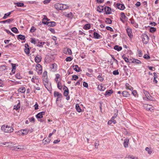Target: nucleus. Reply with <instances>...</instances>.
<instances>
[{
  "label": "nucleus",
  "instance_id": "f257e3e1",
  "mask_svg": "<svg viewBox=\"0 0 159 159\" xmlns=\"http://www.w3.org/2000/svg\"><path fill=\"white\" fill-rule=\"evenodd\" d=\"M1 129L2 130L6 133H11L13 132L14 130L12 127L8 126L7 125L6 126L5 125H2Z\"/></svg>",
  "mask_w": 159,
  "mask_h": 159
},
{
  "label": "nucleus",
  "instance_id": "f03ea898",
  "mask_svg": "<svg viewBox=\"0 0 159 159\" xmlns=\"http://www.w3.org/2000/svg\"><path fill=\"white\" fill-rule=\"evenodd\" d=\"M54 97H57L56 100L57 104V102L61 101V99L62 98V95L61 93H59L58 92L56 91L54 92Z\"/></svg>",
  "mask_w": 159,
  "mask_h": 159
},
{
  "label": "nucleus",
  "instance_id": "7ed1b4c3",
  "mask_svg": "<svg viewBox=\"0 0 159 159\" xmlns=\"http://www.w3.org/2000/svg\"><path fill=\"white\" fill-rule=\"evenodd\" d=\"M142 42L145 44H147L148 43L149 37L145 34H143L142 35Z\"/></svg>",
  "mask_w": 159,
  "mask_h": 159
},
{
  "label": "nucleus",
  "instance_id": "20e7f679",
  "mask_svg": "<svg viewBox=\"0 0 159 159\" xmlns=\"http://www.w3.org/2000/svg\"><path fill=\"white\" fill-rule=\"evenodd\" d=\"M42 23L44 25H47L48 27H52L55 26L56 25V23L55 21H43Z\"/></svg>",
  "mask_w": 159,
  "mask_h": 159
},
{
  "label": "nucleus",
  "instance_id": "39448f33",
  "mask_svg": "<svg viewBox=\"0 0 159 159\" xmlns=\"http://www.w3.org/2000/svg\"><path fill=\"white\" fill-rule=\"evenodd\" d=\"M43 84L45 88L49 91H51L52 88L51 87V84L50 82H48L47 83H44Z\"/></svg>",
  "mask_w": 159,
  "mask_h": 159
},
{
  "label": "nucleus",
  "instance_id": "423d86ee",
  "mask_svg": "<svg viewBox=\"0 0 159 159\" xmlns=\"http://www.w3.org/2000/svg\"><path fill=\"white\" fill-rule=\"evenodd\" d=\"M104 11L105 12V14H110L111 13V8L108 6H106L104 8Z\"/></svg>",
  "mask_w": 159,
  "mask_h": 159
},
{
  "label": "nucleus",
  "instance_id": "0eeeda50",
  "mask_svg": "<svg viewBox=\"0 0 159 159\" xmlns=\"http://www.w3.org/2000/svg\"><path fill=\"white\" fill-rule=\"evenodd\" d=\"M126 31L130 39H132L133 37V35L132 34V29L129 28H127L126 29Z\"/></svg>",
  "mask_w": 159,
  "mask_h": 159
},
{
  "label": "nucleus",
  "instance_id": "6e6552de",
  "mask_svg": "<svg viewBox=\"0 0 159 159\" xmlns=\"http://www.w3.org/2000/svg\"><path fill=\"white\" fill-rule=\"evenodd\" d=\"M116 7L119 9L123 10L125 8V6L123 4H121L120 3H117L116 4Z\"/></svg>",
  "mask_w": 159,
  "mask_h": 159
},
{
  "label": "nucleus",
  "instance_id": "1a4fd4ad",
  "mask_svg": "<svg viewBox=\"0 0 159 159\" xmlns=\"http://www.w3.org/2000/svg\"><path fill=\"white\" fill-rule=\"evenodd\" d=\"M44 111H42L38 113L36 115V117L37 119H40L43 117V115H45Z\"/></svg>",
  "mask_w": 159,
  "mask_h": 159
},
{
  "label": "nucleus",
  "instance_id": "9d476101",
  "mask_svg": "<svg viewBox=\"0 0 159 159\" xmlns=\"http://www.w3.org/2000/svg\"><path fill=\"white\" fill-rule=\"evenodd\" d=\"M113 93V91L112 89L107 90L106 91L104 95L106 97L110 96Z\"/></svg>",
  "mask_w": 159,
  "mask_h": 159
},
{
  "label": "nucleus",
  "instance_id": "9b49d317",
  "mask_svg": "<svg viewBox=\"0 0 159 159\" xmlns=\"http://www.w3.org/2000/svg\"><path fill=\"white\" fill-rule=\"evenodd\" d=\"M42 59V57L41 56H39V55H38L35 58L34 60L35 62L37 63H39L41 61Z\"/></svg>",
  "mask_w": 159,
  "mask_h": 159
},
{
  "label": "nucleus",
  "instance_id": "f8f14e48",
  "mask_svg": "<svg viewBox=\"0 0 159 159\" xmlns=\"http://www.w3.org/2000/svg\"><path fill=\"white\" fill-rule=\"evenodd\" d=\"M122 95L123 96L125 97H128L130 96V94L128 92L124 91L122 92Z\"/></svg>",
  "mask_w": 159,
  "mask_h": 159
},
{
  "label": "nucleus",
  "instance_id": "ddd939ff",
  "mask_svg": "<svg viewBox=\"0 0 159 159\" xmlns=\"http://www.w3.org/2000/svg\"><path fill=\"white\" fill-rule=\"evenodd\" d=\"M14 4L16 5L18 7H26V5H25L22 2H14Z\"/></svg>",
  "mask_w": 159,
  "mask_h": 159
},
{
  "label": "nucleus",
  "instance_id": "4468645a",
  "mask_svg": "<svg viewBox=\"0 0 159 159\" xmlns=\"http://www.w3.org/2000/svg\"><path fill=\"white\" fill-rule=\"evenodd\" d=\"M61 4L60 3H56L54 5V7L58 11L61 10Z\"/></svg>",
  "mask_w": 159,
  "mask_h": 159
},
{
  "label": "nucleus",
  "instance_id": "2eb2a0df",
  "mask_svg": "<svg viewBox=\"0 0 159 159\" xmlns=\"http://www.w3.org/2000/svg\"><path fill=\"white\" fill-rule=\"evenodd\" d=\"M13 20L14 19L13 18H10L4 20L0 21V23L4 24L6 23H10V22H12Z\"/></svg>",
  "mask_w": 159,
  "mask_h": 159
},
{
  "label": "nucleus",
  "instance_id": "dca6fc26",
  "mask_svg": "<svg viewBox=\"0 0 159 159\" xmlns=\"http://www.w3.org/2000/svg\"><path fill=\"white\" fill-rule=\"evenodd\" d=\"M131 63H135L136 64H140L142 63L141 61L138 59L133 58Z\"/></svg>",
  "mask_w": 159,
  "mask_h": 159
},
{
  "label": "nucleus",
  "instance_id": "f3484780",
  "mask_svg": "<svg viewBox=\"0 0 159 159\" xmlns=\"http://www.w3.org/2000/svg\"><path fill=\"white\" fill-rule=\"evenodd\" d=\"M129 20L131 21V24L134 25V26L136 28H138V25L134 21V19H129Z\"/></svg>",
  "mask_w": 159,
  "mask_h": 159
},
{
  "label": "nucleus",
  "instance_id": "a211bd4d",
  "mask_svg": "<svg viewBox=\"0 0 159 159\" xmlns=\"http://www.w3.org/2000/svg\"><path fill=\"white\" fill-rule=\"evenodd\" d=\"M22 134L26 135L29 132V130L27 129H21L20 130Z\"/></svg>",
  "mask_w": 159,
  "mask_h": 159
},
{
  "label": "nucleus",
  "instance_id": "6ab92c4d",
  "mask_svg": "<svg viewBox=\"0 0 159 159\" xmlns=\"http://www.w3.org/2000/svg\"><path fill=\"white\" fill-rule=\"evenodd\" d=\"M64 15L65 16L71 18H72L73 16V14L71 12H70L69 13L65 12L64 14Z\"/></svg>",
  "mask_w": 159,
  "mask_h": 159
},
{
  "label": "nucleus",
  "instance_id": "aec40b11",
  "mask_svg": "<svg viewBox=\"0 0 159 159\" xmlns=\"http://www.w3.org/2000/svg\"><path fill=\"white\" fill-rule=\"evenodd\" d=\"M18 103L17 104V105H15L14 106V109H15L16 110L19 109L20 108V101L19 100H18Z\"/></svg>",
  "mask_w": 159,
  "mask_h": 159
},
{
  "label": "nucleus",
  "instance_id": "412c9836",
  "mask_svg": "<svg viewBox=\"0 0 159 159\" xmlns=\"http://www.w3.org/2000/svg\"><path fill=\"white\" fill-rule=\"evenodd\" d=\"M129 142V139H125L124 140V146L125 148H127L128 146V143Z\"/></svg>",
  "mask_w": 159,
  "mask_h": 159
},
{
  "label": "nucleus",
  "instance_id": "4be33fe9",
  "mask_svg": "<svg viewBox=\"0 0 159 159\" xmlns=\"http://www.w3.org/2000/svg\"><path fill=\"white\" fill-rule=\"evenodd\" d=\"M104 6H101L100 5L98 7V9L97 11L99 12V13L102 12L104 10L103 9Z\"/></svg>",
  "mask_w": 159,
  "mask_h": 159
},
{
  "label": "nucleus",
  "instance_id": "5701e85b",
  "mask_svg": "<svg viewBox=\"0 0 159 159\" xmlns=\"http://www.w3.org/2000/svg\"><path fill=\"white\" fill-rule=\"evenodd\" d=\"M7 66L5 65H2L0 66V71H2L7 69Z\"/></svg>",
  "mask_w": 159,
  "mask_h": 159
},
{
  "label": "nucleus",
  "instance_id": "b1692460",
  "mask_svg": "<svg viewBox=\"0 0 159 159\" xmlns=\"http://www.w3.org/2000/svg\"><path fill=\"white\" fill-rule=\"evenodd\" d=\"M13 11H11L10 12H8L7 13H5L4 14V16H3V17H2V19H5L6 18H7V17L9 16H10L11 14V13Z\"/></svg>",
  "mask_w": 159,
  "mask_h": 159
},
{
  "label": "nucleus",
  "instance_id": "393cba45",
  "mask_svg": "<svg viewBox=\"0 0 159 159\" xmlns=\"http://www.w3.org/2000/svg\"><path fill=\"white\" fill-rule=\"evenodd\" d=\"M64 91L63 95L64 96H67L69 93V90L68 88L67 89H65V88H63Z\"/></svg>",
  "mask_w": 159,
  "mask_h": 159
},
{
  "label": "nucleus",
  "instance_id": "a878e982",
  "mask_svg": "<svg viewBox=\"0 0 159 159\" xmlns=\"http://www.w3.org/2000/svg\"><path fill=\"white\" fill-rule=\"evenodd\" d=\"M125 54H123V55L122 56V58L127 63H131L130 62H129V59L128 58V57H129V56H127L128 57H126L125 56Z\"/></svg>",
  "mask_w": 159,
  "mask_h": 159
},
{
  "label": "nucleus",
  "instance_id": "bb28decb",
  "mask_svg": "<svg viewBox=\"0 0 159 159\" xmlns=\"http://www.w3.org/2000/svg\"><path fill=\"white\" fill-rule=\"evenodd\" d=\"M122 47L121 46H119L118 45H116L114 47V49L118 51H120L122 49Z\"/></svg>",
  "mask_w": 159,
  "mask_h": 159
},
{
  "label": "nucleus",
  "instance_id": "cd10ccee",
  "mask_svg": "<svg viewBox=\"0 0 159 159\" xmlns=\"http://www.w3.org/2000/svg\"><path fill=\"white\" fill-rule=\"evenodd\" d=\"M51 67L52 69L53 70V71H55L57 70V65L55 63H54L52 64Z\"/></svg>",
  "mask_w": 159,
  "mask_h": 159
},
{
  "label": "nucleus",
  "instance_id": "c85d7f7f",
  "mask_svg": "<svg viewBox=\"0 0 159 159\" xmlns=\"http://www.w3.org/2000/svg\"><path fill=\"white\" fill-rule=\"evenodd\" d=\"M94 38L96 39H99L101 37V35L98 33L94 32L93 33Z\"/></svg>",
  "mask_w": 159,
  "mask_h": 159
},
{
  "label": "nucleus",
  "instance_id": "c756f323",
  "mask_svg": "<svg viewBox=\"0 0 159 159\" xmlns=\"http://www.w3.org/2000/svg\"><path fill=\"white\" fill-rule=\"evenodd\" d=\"M17 38L18 39H20L21 40H24L25 39V36L24 35L19 34L17 36Z\"/></svg>",
  "mask_w": 159,
  "mask_h": 159
},
{
  "label": "nucleus",
  "instance_id": "7c9ffc66",
  "mask_svg": "<svg viewBox=\"0 0 159 159\" xmlns=\"http://www.w3.org/2000/svg\"><path fill=\"white\" fill-rule=\"evenodd\" d=\"M118 110L115 109L114 110V114L113 116L112 117L111 119H115L117 116L118 113Z\"/></svg>",
  "mask_w": 159,
  "mask_h": 159
},
{
  "label": "nucleus",
  "instance_id": "2f4dec72",
  "mask_svg": "<svg viewBox=\"0 0 159 159\" xmlns=\"http://www.w3.org/2000/svg\"><path fill=\"white\" fill-rule=\"evenodd\" d=\"M75 108L76 109L78 112H81L82 110L81 108L80 107L79 104H76L75 105Z\"/></svg>",
  "mask_w": 159,
  "mask_h": 159
},
{
  "label": "nucleus",
  "instance_id": "473e14b6",
  "mask_svg": "<svg viewBox=\"0 0 159 159\" xmlns=\"http://www.w3.org/2000/svg\"><path fill=\"white\" fill-rule=\"evenodd\" d=\"M91 28L90 24H85L83 28L85 30H87Z\"/></svg>",
  "mask_w": 159,
  "mask_h": 159
},
{
  "label": "nucleus",
  "instance_id": "72a5a7b5",
  "mask_svg": "<svg viewBox=\"0 0 159 159\" xmlns=\"http://www.w3.org/2000/svg\"><path fill=\"white\" fill-rule=\"evenodd\" d=\"M18 91L20 92L24 93L25 91V87H22L20 88H19L18 89Z\"/></svg>",
  "mask_w": 159,
  "mask_h": 159
},
{
  "label": "nucleus",
  "instance_id": "f704fd0d",
  "mask_svg": "<svg viewBox=\"0 0 159 159\" xmlns=\"http://www.w3.org/2000/svg\"><path fill=\"white\" fill-rule=\"evenodd\" d=\"M45 43L43 42H40L38 41L37 42V43L38 44L37 45V46L40 47L42 48L43 47V45L45 44Z\"/></svg>",
  "mask_w": 159,
  "mask_h": 159
},
{
  "label": "nucleus",
  "instance_id": "c9c22d12",
  "mask_svg": "<svg viewBox=\"0 0 159 159\" xmlns=\"http://www.w3.org/2000/svg\"><path fill=\"white\" fill-rule=\"evenodd\" d=\"M126 88L132 91L133 90L134 88L128 83H126L125 84Z\"/></svg>",
  "mask_w": 159,
  "mask_h": 159
},
{
  "label": "nucleus",
  "instance_id": "e433bc0d",
  "mask_svg": "<svg viewBox=\"0 0 159 159\" xmlns=\"http://www.w3.org/2000/svg\"><path fill=\"white\" fill-rule=\"evenodd\" d=\"M11 30L14 33L17 34L19 33V31L17 28L16 27H13L11 28Z\"/></svg>",
  "mask_w": 159,
  "mask_h": 159
},
{
  "label": "nucleus",
  "instance_id": "4c0bfd02",
  "mask_svg": "<svg viewBox=\"0 0 159 159\" xmlns=\"http://www.w3.org/2000/svg\"><path fill=\"white\" fill-rule=\"evenodd\" d=\"M30 41L31 43H33L34 44H36L37 43V41H39L38 39L35 40L34 38H31Z\"/></svg>",
  "mask_w": 159,
  "mask_h": 159
},
{
  "label": "nucleus",
  "instance_id": "58836bf2",
  "mask_svg": "<svg viewBox=\"0 0 159 159\" xmlns=\"http://www.w3.org/2000/svg\"><path fill=\"white\" fill-rule=\"evenodd\" d=\"M143 92L145 94L146 98L147 97H149V95L150 96V94L149 92L144 89H143Z\"/></svg>",
  "mask_w": 159,
  "mask_h": 159
},
{
  "label": "nucleus",
  "instance_id": "ea45409f",
  "mask_svg": "<svg viewBox=\"0 0 159 159\" xmlns=\"http://www.w3.org/2000/svg\"><path fill=\"white\" fill-rule=\"evenodd\" d=\"M150 28L149 29V31L152 33H154L156 31V29L155 28L152 27H150L149 26Z\"/></svg>",
  "mask_w": 159,
  "mask_h": 159
},
{
  "label": "nucleus",
  "instance_id": "a19ab883",
  "mask_svg": "<svg viewBox=\"0 0 159 159\" xmlns=\"http://www.w3.org/2000/svg\"><path fill=\"white\" fill-rule=\"evenodd\" d=\"M45 140V139H44L43 140V142L44 143V142H45L44 143V145H46L48 143H49L51 140V139H50H50L48 138L47 139H46L45 140Z\"/></svg>",
  "mask_w": 159,
  "mask_h": 159
},
{
  "label": "nucleus",
  "instance_id": "79ce46f5",
  "mask_svg": "<svg viewBox=\"0 0 159 159\" xmlns=\"http://www.w3.org/2000/svg\"><path fill=\"white\" fill-rule=\"evenodd\" d=\"M121 17L123 19H124L125 20H127L128 18L125 16L124 13L121 12L120 13Z\"/></svg>",
  "mask_w": 159,
  "mask_h": 159
},
{
  "label": "nucleus",
  "instance_id": "37998d69",
  "mask_svg": "<svg viewBox=\"0 0 159 159\" xmlns=\"http://www.w3.org/2000/svg\"><path fill=\"white\" fill-rule=\"evenodd\" d=\"M64 53L66 54H68L70 55L72 54L71 49L69 48H67L66 51V52H64Z\"/></svg>",
  "mask_w": 159,
  "mask_h": 159
},
{
  "label": "nucleus",
  "instance_id": "c03bdc74",
  "mask_svg": "<svg viewBox=\"0 0 159 159\" xmlns=\"http://www.w3.org/2000/svg\"><path fill=\"white\" fill-rule=\"evenodd\" d=\"M15 77L18 79H21L22 78V77L20 75V72L16 73L15 75Z\"/></svg>",
  "mask_w": 159,
  "mask_h": 159
},
{
  "label": "nucleus",
  "instance_id": "a18cd8bd",
  "mask_svg": "<svg viewBox=\"0 0 159 159\" xmlns=\"http://www.w3.org/2000/svg\"><path fill=\"white\" fill-rule=\"evenodd\" d=\"M105 22L107 24H111L112 23V21L109 18H107L105 20Z\"/></svg>",
  "mask_w": 159,
  "mask_h": 159
},
{
  "label": "nucleus",
  "instance_id": "49530a36",
  "mask_svg": "<svg viewBox=\"0 0 159 159\" xmlns=\"http://www.w3.org/2000/svg\"><path fill=\"white\" fill-rule=\"evenodd\" d=\"M57 87L58 88L60 89V90H61V89H62V86H61V83L60 82V81H59L57 83Z\"/></svg>",
  "mask_w": 159,
  "mask_h": 159
},
{
  "label": "nucleus",
  "instance_id": "de8ad7c7",
  "mask_svg": "<svg viewBox=\"0 0 159 159\" xmlns=\"http://www.w3.org/2000/svg\"><path fill=\"white\" fill-rule=\"evenodd\" d=\"M61 10H65L67 9L69 7L67 6L66 4H61Z\"/></svg>",
  "mask_w": 159,
  "mask_h": 159
},
{
  "label": "nucleus",
  "instance_id": "09e8293b",
  "mask_svg": "<svg viewBox=\"0 0 159 159\" xmlns=\"http://www.w3.org/2000/svg\"><path fill=\"white\" fill-rule=\"evenodd\" d=\"M30 48H25L24 52L26 54L28 55L30 53Z\"/></svg>",
  "mask_w": 159,
  "mask_h": 159
},
{
  "label": "nucleus",
  "instance_id": "8fccbe9b",
  "mask_svg": "<svg viewBox=\"0 0 159 159\" xmlns=\"http://www.w3.org/2000/svg\"><path fill=\"white\" fill-rule=\"evenodd\" d=\"M79 78L78 76L76 75H74L72 76L71 79V80H76Z\"/></svg>",
  "mask_w": 159,
  "mask_h": 159
},
{
  "label": "nucleus",
  "instance_id": "3c124183",
  "mask_svg": "<svg viewBox=\"0 0 159 159\" xmlns=\"http://www.w3.org/2000/svg\"><path fill=\"white\" fill-rule=\"evenodd\" d=\"M11 65L12 66V69H13V70H16V66H18V65H17V64H13V63H11Z\"/></svg>",
  "mask_w": 159,
  "mask_h": 159
},
{
  "label": "nucleus",
  "instance_id": "603ef678",
  "mask_svg": "<svg viewBox=\"0 0 159 159\" xmlns=\"http://www.w3.org/2000/svg\"><path fill=\"white\" fill-rule=\"evenodd\" d=\"M103 88V85L102 84H99L97 87V88L98 89V90L101 91V90H102Z\"/></svg>",
  "mask_w": 159,
  "mask_h": 159
},
{
  "label": "nucleus",
  "instance_id": "864d4df0",
  "mask_svg": "<svg viewBox=\"0 0 159 159\" xmlns=\"http://www.w3.org/2000/svg\"><path fill=\"white\" fill-rule=\"evenodd\" d=\"M73 58L70 57H68L66 58L65 60L66 61H70L73 60Z\"/></svg>",
  "mask_w": 159,
  "mask_h": 159
},
{
  "label": "nucleus",
  "instance_id": "5fc2aeb1",
  "mask_svg": "<svg viewBox=\"0 0 159 159\" xmlns=\"http://www.w3.org/2000/svg\"><path fill=\"white\" fill-rule=\"evenodd\" d=\"M4 30L8 34H10L11 35L13 36H15V35L12 33H11L9 30H8L7 29H5Z\"/></svg>",
  "mask_w": 159,
  "mask_h": 159
},
{
  "label": "nucleus",
  "instance_id": "6e6d98bb",
  "mask_svg": "<svg viewBox=\"0 0 159 159\" xmlns=\"http://www.w3.org/2000/svg\"><path fill=\"white\" fill-rule=\"evenodd\" d=\"M27 3H29V4H35L36 5H37L38 4V2H36V1H28L27 2Z\"/></svg>",
  "mask_w": 159,
  "mask_h": 159
},
{
  "label": "nucleus",
  "instance_id": "4d7b16f0",
  "mask_svg": "<svg viewBox=\"0 0 159 159\" xmlns=\"http://www.w3.org/2000/svg\"><path fill=\"white\" fill-rule=\"evenodd\" d=\"M106 29L107 30H109L111 32H114V30H113V29L110 26H107L106 27Z\"/></svg>",
  "mask_w": 159,
  "mask_h": 159
},
{
  "label": "nucleus",
  "instance_id": "13d9d810",
  "mask_svg": "<svg viewBox=\"0 0 159 159\" xmlns=\"http://www.w3.org/2000/svg\"><path fill=\"white\" fill-rule=\"evenodd\" d=\"M36 29L34 26L31 27V28L30 29V32L31 33H33L36 30Z\"/></svg>",
  "mask_w": 159,
  "mask_h": 159
},
{
  "label": "nucleus",
  "instance_id": "bf43d9fd",
  "mask_svg": "<svg viewBox=\"0 0 159 159\" xmlns=\"http://www.w3.org/2000/svg\"><path fill=\"white\" fill-rule=\"evenodd\" d=\"M98 80L100 81H102L103 80V78L102 76V74L99 75L98 76Z\"/></svg>",
  "mask_w": 159,
  "mask_h": 159
},
{
  "label": "nucleus",
  "instance_id": "052dcab7",
  "mask_svg": "<svg viewBox=\"0 0 159 159\" xmlns=\"http://www.w3.org/2000/svg\"><path fill=\"white\" fill-rule=\"evenodd\" d=\"M145 150L147 151L148 152V153L149 154H151L152 152L151 149L148 147H146L145 148Z\"/></svg>",
  "mask_w": 159,
  "mask_h": 159
},
{
  "label": "nucleus",
  "instance_id": "680f3d73",
  "mask_svg": "<svg viewBox=\"0 0 159 159\" xmlns=\"http://www.w3.org/2000/svg\"><path fill=\"white\" fill-rule=\"evenodd\" d=\"M36 69H40L42 68V66L40 65L38 63L37 64L36 66Z\"/></svg>",
  "mask_w": 159,
  "mask_h": 159
},
{
  "label": "nucleus",
  "instance_id": "e2e57ef3",
  "mask_svg": "<svg viewBox=\"0 0 159 159\" xmlns=\"http://www.w3.org/2000/svg\"><path fill=\"white\" fill-rule=\"evenodd\" d=\"M113 74L114 75H117L119 74V72L118 71V70H115L113 71Z\"/></svg>",
  "mask_w": 159,
  "mask_h": 159
},
{
  "label": "nucleus",
  "instance_id": "0e129e2a",
  "mask_svg": "<svg viewBox=\"0 0 159 159\" xmlns=\"http://www.w3.org/2000/svg\"><path fill=\"white\" fill-rule=\"evenodd\" d=\"M43 78V81L44 83H47L48 82V77H45Z\"/></svg>",
  "mask_w": 159,
  "mask_h": 159
},
{
  "label": "nucleus",
  "instance_id": "69168bd1",
  "mask_svg": "<svg viewBox=\"0 0 159 159\" xmlns=\"http://www.w3.org/2000/svg\"><path fill=\"white\" fill-rule=\"evenodd\" d=\"M36 70H37V72H38V74H39V75L41 74L42 72V68L37 69Z\"/></svg>",
  "mask_w": 159,
  "mask_h": 159
},
{
  "label": "nucleus",
  "instance_id": "338daca9",
  "mask_svg": "<svg viewBox=\"0 0 159 159\" xmlns=\"http://www.w3.org/2000/svg\"><path fill=\"white\" fill-rule=\"evenodd\" d=\"M47 77V71H44L43 74V77Z\"/></svg>",
  "mask_w": 159,
  "mask_h": 159
},
{
  "label": "nucleus",
  "instance_id": "774afa93",
  "mask_svg": "<svg viewBox=\"0 0 159 159\" xmlns=\"http://www.w3.org/2000/svg\"><path fill=\"white\" fill-rule=\"evenodd\" d=\"M143 58L145 59H148L150 58V57L149 55L147 54H145L143 57Z\"/></svg>",
  "mask_w": 159,
  "mask_h": 159
}]
</instances>
